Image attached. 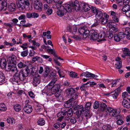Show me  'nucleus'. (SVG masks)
Masks as SVG:
<instances>
[{"mask_svg": "<svg viewBox=\"0 0 130 130\" xmlns=\"http://www.w3.org/2000/svg\"><path fill=\"white\" fill-rule=\"evenodd\" d=\"M27 67L28 68L29 70V74L30 73V74L33 76L34 73L35 68H30L28 66H27L26 68H27Z\"/></svg>", "mask_w": 130, "mask_h": 130, "instance_id": "53", "label": "nucleus"}, {"mask_svg": "<svg viewBox=\"0 0 130 130\" xmlns=\"http://www.w3.org/2000/svg\"><path fill=\"white\" fill-rule=\"evenodd\" d=\"M57 78H54L49 83V85H53L57 81Z\"/></svg>", "mask_w": 130, "mask_h": 130, "instance_id": "55", "label": "nucleus"}, {"mask_svg": "<svg viewBox=\"0 0 130 130\" xmlns=\"http://www.w3.org/2000/svg\"><path fill=\"white\" fill-rule=\"evenodd\" d=\"M82 114H76L75 117L76 118L77 121L79 122H81L83 120V117L81 116Z\"/></svg>", "mask_w": 130, "mask_h": 130, "instance_id": "28", "label": "nucleus"}, {"mask_svg": "<svg viewBox=\"0 0 130 130\" xmlns=\"http://www.w3.org/2000/svg\"><path fill=\"white\" fill-rule=\"evenodd\" d=\"M102 128L103 130H111L112 128L109 126L104 125L102 127Z\"/></svg>", "mask_w": 130, "mask_h": 130, "instance_id": "36", "label": "nucleus"}, {"mask_svg": "<svg viewBox=\"0 0 130 130\" xmlns=\"http://www.w3.org/2000/svg\"><path fill=\"white\" fill-rule=\"evenodd\" d=\"M116 61L117 62L115 64V67L116 68L120 69L122 67L121 60V58L119 57H117L116 59Z\"/></svg>", "mask_w": 130, "mask_h": 130, "instance_id": "7", "label": "nucleus"}, {"mask_svg": "<svg viewBox=\"0 0 130 130\" xmlns=\"http://www.w3.org/2000/svg\"><path fill=\"white\" fill-rule=\"evenodd\" d=\"M122 104L124 107L127 108H130V103L126 100H123L122 101Z\"/></svg>", "mask_w": 130, "mask_h": 130, "instance_id": "20", "label": "nucleus"}, {"mask_svg": "<svg viewBox=\"0 0 130 130\" xmlns=\"http://www.w3.org/2000/svg\"><path fill=\"white\" fill-rule=\"evenodd\" d=\"M74 100V98H71V99L69 100L68 101L66 102L64 105V106L65 107H68V105L70 103L72 102Z\"/></svg>", "mask_w": 130, "mask_h": 130, "instance_id": "37", "label": "nucleus"}, {"mask_svg": "<svg viewBox=\"0 0 130 130\" xmlns=\"http://www.w3.org/2000/svg\"><path fill=\"white\" fill-rule=\"evenodd\" d=\"M38 124L42 126L45 124V121L43 118L40 119L37 122Z\"/></svg>", "mask_w": 130, "mask_h": 130, "instance_id": "33", "label": "nucleus"}, {"mask_svg": "<svg viewBox=\"0 0 130 130\" xmlns=\"http://www.w3.org/2000/svg\"><path fill=\"white\" fill-rule=\"evenodd\" d=\"M91 103L89 102H88L86 103L85 106V110L87 111L89 110L90 108Z\"/></svg>", "mask_w": 130, "mask_h": 130, "instance_id": "41", "label": "nucleus"}, {"mask_svg": "<svg viewBox=\"0 0 130 130\" xmlns=\"http://www.w3.org/2000/svg\"><path fill=\"white\" fill-rule=\"evenodd\" d=\"M55 68H56V69L58 71V72L59 74V77H63V76H62L61 75V70L60 69H59V68L57 67H55Z\"/></svg>", "mask_w": 130, "mask_h": 130, "instance_id": "58", "label": "nucleus"}, {"mask_svg": "<svg viewBox=\"0 0 130 130\" xmlns=\"http://www.w3.org/2000/svg\"><path fill=\"white\" fill-rule=\"evenodd\" d=\"M78 31L80 34L82 35L83 37L86 39L90 35L91 39L96 40L98 39L99 34L96 30H92L89 31L85 26L79 28Z\"/></svg>", "mask_w": 130, "mask_h": 130, "instance_id": "1", "label": "nucleus"}, {"mask_svg": "<svg viewBox=\"0 0 130 130\" xmlns=\"http://www.w3.org/2000/svg\"><path fill=\"white\" fill-rule=\"evenodd\" d=\"M28 51L27 50H25V51L21 52V55L22 57H24L26 56L28 54Z\"/></svg>", "mask_w": 130, "mask_h": 130, "instance_id": "34", "label": "nucleus"}, {"mask_svg": "<svg viewBox=\"0 0 130 130\" xmlns=\"http://www.w3.org/2000/svg\"><path fill=\"white\" fill-rule=\"evenodd\" d=\"M113 110L114 109L112 108L108 107L106 111L107 112V113L109 115Z\"/></svg>", "mask_w": 130, "mask_h": 130, "instance_id": "54", "label": "nucleus"}, {"mask_svg": "<svg viewBox=\"0 0 130 130\" xmlns=\"http://www.w3.org/2000/svg\"><path fill=\"white\" fill-rule=\"evenodd\" d=\"M119 113L117 112L116 110H113L109 115L110 116H113L115 117H119L120 115H119Z\"/></svg>", "mask_w": 130, "mask_h": 130, "instance_id": "19", "label": "nucleus"}, {"mask_svg": "<svg viewBox=\"0 0 130 130\" xmlns=\"http://www.w3.org/2000/svg\"><path fill=\"white\" fill-rule=\"evenodd\" d=\"M75 92V90L73 88H70L67 89L66 92L67 95L71 97L73 95Z\"/></svg>", "mask_w": 130, "mask_h": 130, "instance_id": "13", "label": "nucleus"}, {"mask_svg": "<svg viewBox=\"0 0 130 130\" xmlns=\"http://www.w3.org/2000/svg\"><path fill=\"white\" fill-rule=\"evenodd\" d=\"M121 89L120 87H119L118 88L116 89L115 91V92L113 93L112 94L113 98H117L118 95L119 94V93L121 90Z\"/></svg>", "mask_w": 130, "mask_h": 130, "instance_id": "21", "label": "nucleus"}, {"mask_svg": "<svg viewBox=\"0 0 130 130\" xmlns=\"http://www.w3.org/2000/svg\"><path fill=\"white\" fill-rule=\"evenodd\" d=\"M18 66L19 68L21 69L23 68L26 67L27 65L24 62H20L18 64Z\"/></svg>", "mask_w": 130, "mask_h": 130, "instance_id": "31", "label": "nucleus"}, {"mask_svg": "<svg viewBox=\"0 0 130 130\" xmlns=\"http://www.w3.org/2000/svg\"><path fill=\"white\" fill-rule=\"evenodd\" d=\"M35 52L33 50H31L30 51L29 53V56L31 57L34 56L35 55Z\"/></svg>", "mask_w": 130, "mask_h": 130, "instance_id": "59", "label": "nucleus"}, {"mask_svg": "<svg viewBox=\"0 0 130 130\" xmlns=\"http://www.w3.org/2000/svg\"><path fill=\"white\" fill-rule=\"evenodd\" d=\"M34 3V7L36 9L41 11L42 8V4L40 0H32Z\"/></svg>", "mask_w": 130, "mask_h": 130, "instance_id": "4", "label": "nucleus"}, {"mask_svg": "<svg viewBox=\"0 0 130 130\" xmlns=\"http://www.w3.org/2000/svg\"><path fill=\"white\" fill-rule=\"evenodd\" d=\"M108 17V16L106 14V15L105 14H104V17L105 18L103 17L102 19H101V23L103 25L105 24L107 22V18Z\"/></svg>", "mask_w": 130, "mask_h": 130, "instance_id": "26", "label": "nucleus"}, {"mask_svg": "<svg viewBox=\"0 0 130 130\" xmlns=\"http://www.w3.org/2000/svg\"><path fill=\"white\" fill-rule=\"evenodd\" d=\"M107 105L104 103H101L100 106V108L101 110L103 111H106L107 109Z\"/></svg>", "mask_w": 130, "mask_h": 130, "instance_id": "24", "label": "nucleus"}, {"mask_svg": "<svg viewBox=\"0 0 130 130\" xmlns=\"http://www.w3.org/2000/svg\"><path fill=\"white\" fill-rule=\"evenodd\" d=\"M71 8V11L72 7H73L75 10H79V9L80 5H79V2L77 1H75L73 3L70 5Z\"/></svg>", "mask_w": 130, "mask_h": 130, "instance_id": "12", "label": "nucleus"}, {"mask_svg": "<svg viewBox=\"0 0 130 130\" xmlns=\"http://www.w3.org/2000/svg\"><path fill=\"white\" fill-rule=\"evenodd\" d=\"M7 8V3L6 1H3L0 4V11H5Z\"/></svg>", "mask_w": 130, "mask_h": 130, "instance_id": "9", "label": "nucleus"}, {"mask_svg": "<svg viewBox=\"0 0 130 130\" xmlns=\"http://www.w3.org/2000/svg\"><path fill=\"white\" fill-rule=\"evenodd\" d=\"M7 109L5 105L3 103L0 104V110L1 111H5Z\"/></svg>", "mask_w": 130, "mask_h": 130, "instance_id": "32", "label": "nucleus"}, {"mask_svg": "<svg viewBox=\"0 0 130 130\" xmlns=\"http://www.w3.org/2000/svg\"><path fill=\"white\" fill-rule=\"evenodd\" d=\"M53 10L51 9L48 8L47 10L46 11V13L48 15H50L52 13Z\"/></svg>", "mask_w": 130, "mask_h": 130, "instance_id": "62", "label": "nucleus"}, {"mask_svg": "<svg viewBox=\"0 0 130 130\" xmlns=\"http://www.w3.org/2000/svg\"><path fill=\"white\" fill-rule=\"evenodd\" d=\"M14 64L12 63H11V62L8 63L7 67L5 68L6 70L8 71H11V69L12 68L14 67Z\"/></svg>", "mask_w": 130, "mask_h": 130, "instance_id": "23", "label": "nucleus"}, {"mask_svg": "<svg viewBox=\"0 0 130 130\" xmlns=\"http://www.w3.org/2000/svg\"><path fill=\"white\" fill-rule=\"evenodd\" d=\"M19 94L23 96L26 97H27L26 94L22 90H20L18 91V93ZM21 97H22V96Z\"/></svg>", "mask_w": 130, "mask_h": 130, "instance_id": "40", "label": "nucleus"}, {"mask_svg": "<svg viewBox=\"0 0 130 130\" xmlns=\"http://www.w3.org/2000/svg\"><path fill=\"white\" fill-rule=\"evenodd\" d=\"M70 75L72 77L75 78L77 76V74L75 72H71L70 73Z\"/></svg>", "mask_w": 130, "mask_h": 130, "instance_id": "47", "label": "nucleus"}, {"mask_svg": "<svg viewBox=\"0 0 130 130\" xmlns=\"http://www.w3.org/2000/svg\"><path fill=\"white\" fill-rule=\"evenodd\" d=\"M29 72V69L27 67L26 68L25 70H21L19 73H15L13 77V81L18 83L20 81H23L28 76Z\"/></svg>", "mask_w": 130, "mask_h": 130, "instance_id": "2", "label": "nucleus"}, {"mask_svg": "<svg viewBox=\"0 0 130 130\" xmlns=\"http://www.w3.org/2000/svg\"><path fill=\"white\" fill-rule=\"evenodd\" d=\"M91 10L93 13L96 14L99 10L96 8L95 7H94L93 6L91 7Z\"/></svg>", "mask_w": 130, "mask_h": 130, "instance_id": "43", "label": "nucleus"}, {"mask_svg": "<svg viewBox=\"0 0 130 130\" xmlns=\"http://www.w3.org/2000/svg\"><path fill=\"white\" fill-rule=\"evenodd\" d=\"M118 119L116 121V123L118 125H120L122 124L124 122V119L123 117H117Z\"/></svg>", "mask_w": 130, "mask_h": 130, "instance_id": "25", "label": "nucleus"}, {"mask_svg": "<svg viewBox=\"0 0 130 130\" xmlns=\"http://www.w3.org/2000/svg\"><path fill=\"white\" fill-rule=\"evenodd\" d=\"M85 11H87L89 10L91 8L88 5H85L83 7Z\"/></svg>", "mask_w": 130, "mask_h": 130, "instance_id": "49", "label": "nucleus"}, {"mask_svg": "<svg viewBox=\"0 0 130 130\" xmlns=\"http://www.w3.org/2000/svg\"><path fill=\"white\" fill-rule=\"evenodd\" d=\"M63 85L64 87L69 86L70 87L71 85H70V83L67 81H66L63 83Z\"/></svg>", "mask_w": 130, "mask_h": 130, "instance_id": "56", "label": "nucleus"}, {"mask_svg": "<svg viewBox=\"0 0 130 130\" xmlns=\"http://www.w3.org/2000/svg\"><path fill=\"white\" fill-rule=\"evenodd\" d=\"M125 37L124 34L123 32H120L118 34H115L113 36L114 40L119 42Z\"/></svg>", "mask_w": 130, "mask_h": 130, "instance_id": "5", "label": "nucleus"}, {"mask_svg": "<svg viewBox=\"0 0 130 130\" xmlns=\"http://www.w3.org/2000/svg\"><path fill=\"white\" fill-rule=\"evenodd\" d=\"M7 122L10 124H12L15 123L14 120L13 118H9L7 119Z\"/></svg>", "mask_w": 130, "mask_h": 130, "instance_id": "35", "label": "nucleus"}, {"mask_svg": "<svg viewBox=\"0 0 130 130\" xmlns=\"http://www.w3.org/2000/svg\"><path fill=\"white\" fill-rule=\"evenodd\" d=\"M56 75V72L55 71H53L51 72L49 75L50 78H55Z\"/></svg>", "mask_w": 130, "mask_h": 130, "instance_id": "45", "label": "nucleus"}, {"mask_svg": "<svg viewBox=\"0 0 130 130\" xmlns=\"http://www.w3.org/2000/svg\"><path fill=\"white\" fill-rule=\"evenodd\" d=\"M40 77L38 75V76H35L34 78L32 84L35 86H36L40 82Z\"/></svg>", "mask_w": 130, "mask_h": 130, "instance_id": "8", "label": "nucleus"}, {"mask_svg": "<svg viewBox=\"0 0 130 130\" xmlns=\"http://www.w3.org/2000/svg\"><path fill=\"white\" fill-rule=\"evenodd\" d=\"M93 75V74L92 73L89 72H87L85 73V76L88 77H92V75Z\"/></svg>", "mask_w": 130, "mask_h": 130, "instance_id": "52", "label": "nucleus"}, {"mask_svg": "<svg viewBox=\"0 0 130 130\" xmlns=\"http://www.w3.org/2000/svg\"><path fill=\"white\" fill-rule=\"evenodd\" d=\"M65 116V112H59L57 115V117L58 118L57 119L58 121H61Z\"/></svg>", "mask_w": 130, "mask_h": 130, "instance_id": "16", "label": "nucleus"}, {"mask_svg": "<svg viewBox=\"0 0 130 130\" xmlns=\"http://www.w3.org/2000/svg\"><path fill=\"white\" fill-rule=\"evenodd\" d=\"M50 72V69L48 68H46L44 72L43 75L45 77H47L49 75Z\"/></svg>", "mask_w": 130, "mask_h": 130, "instance_id": "39", "label": "nucleus"}, {"mask_svg": "<svg viewBox=\"0 0 130 130\" xmlns=\"http://www.w3.org/2000/svg\"><path fill=\"white\" fill-rule=\"evenodd\" d=\"M125 29V31L124 35L126 36L127 39L130 40V34L129 33V32L128 31L126 30V29Z\"/></svg>", "mask_w": 130, "mask_h": 130, "instance_id": "46", "label": "nucleus"}, {"mask_svg": "<svg viewBox=\"0 0 130 130\" xmlns=\"http://www.w3.org/2000/svg\"><path fill=\"white\" fill-rule=\"evenodd\" d=\"M60 86L59 84H57L54 85L52 89L53 92H55L60 91Z\"/></svg>", "mask_w": 130, "mask_h": 130, "instance_id": "17", "label": "nucleus"}, {"mask_svg": "<svg viewBox=\"0 0 130 130\" xmlns=\"http://www.w3.org/2000/svg\"><path fill=\"white\" fill-rule=\"evenodd\" d=\"M11 60L12 61L11 63L15 64L17 63V58L15 56H12L11 58Z\"/></svg>", "mask_w": 130, "mask_h": 130, "instance_id": "38", "label": "nucleus"}, {"mask_svg": "<svg viewBox=\"0 0 130 130\" xmlns=\"http://www.w3.org/2000/svg\"><path fill=\"white\" fill-rule=\"evenodd\" d=\"M11 71L12 72H15V73L17 72V70L16 68V64H14V67L12 68Z\"/></svg>", "mask_w": 130, "mask_h": 130, "instance_id": "57", "label": "nucleus"}, {"mask_svg": "<svg viewBox=\"0 0 130 130\" xmlns=\"http://www.w3.org/2000/svg\"><path fill=\"white\" fill-rule=\"evenodd\" d=\"M66 113V115H67L69 117H71L72 115L73 112L72 111V110L69 109L68 111H67V112H65Z\"/></svg>", "mask_w": 130, "mask_h": 130, "instance_id": "48", "label": "nucleus"}, {"mask_svg": "<svg viewBox=\"0 0 130 130\" xmlns=\"http://www.w3.org/2000/svg\"><path fill=\"white\" fill-rule=\"evenodd\" d=\"M109 30L110 32L115 33L117 31V28L115 26L112 27L110 28Z\"/></svg>", "mask_w": 130, "mask_h": 130, "instance_id": "42", "label": "nucleus"}, {"mask_svg": "<svg viewBox=\"0 0 130 130\" xmlns=\"http://www.w3.org/2000/svg\"><path fill=\"white\" fill-rule=\"evenodd\" d=\"M17 5L18 8L20 11L23 10L25 7V4L21 2H17Z\"/></svg>", "mask_w": 130, "mask_h": 130, "instance_id": "14", "label": "nucleus"}, {"mask_svg": "<svg viewBox=\"0 0 130 130\" xmlns=\"http://www.w3.org/2000/svg\"><path fill=\"white\" fill-rule=\"evenodd\" d=\"M95 17L98 20L102 18L103 17L102 12L101 10H99L96 14Z\"/></svg>", "mask_w": 130, "mask_h": 130, "instance_id": "18", "label": "nucleus"}, {"mask_svg": "<svg viewBox=\"0 0 130 130\" xmlns=\"http://www.w3.org/2000/svg\"><path fill=\"white\" fill-rule=\"evenodd\" d=\"M115 24L113 21H111L109 22L107 24L108 26L110 28L114 26V24Z\"/></svg>", "mask_w": 130, "mask_h": 130, "instance_id": "50", "label": "nucleus"}, {"mask_svg": "<svg viewBox=\"0 0 130 130\" xmlns=\"http://www.w3.org/2000/svg\"><path fill=\"white\" fill-rule=\"evenodd\" d=\"M130 9V6L129 5H125L122 8L123 12H126Z\"/></svg>", "mask_w": 130, "mask_h": 130, "instance_id": "30", "label": "nucleus"}, {"mask_svg": "<svg viewBox=\"0 0 130 130\" xmlns=\"http://www.w3.org/2000/svg\"><path fill=\"white\" fill-rule=\"evenodd\" d=\"M106 37L105 32L104 31H101L99 34L98 39L97 41L99 42L101 41H102L105 40V38Z\"/></svg>", "mask_w": 130, "mask_h": 130, "instance_id": "10", "label": "nucleus"}, {"mask_svg": "<svg viewBox=\"0 0 130 130\" xmlns=\"http://www.w3.org/2000/svg\"><path fill=\"white\" fill-rule=\"evenodd\" d=\"M23 110L26 113H29L32 111V109L31 105L27 104L25 105Z\"/></svg>", "mask_w": 130, "mask_h": 130, "instance_id": "11", "label": "nucleus"}, {"mask_svg": "<svg viewBox=\"0 0 130 130\" xmlns=\"http://www.w3.org/2000/svg\"><path fill=\"white\" fill-rule=\"evenodd\" d=\"M9 10L11 12L14 11L16 8L15 5L14 3H11L8 6Z\"/></svg>", "mask_w": 130, "mask_h": 130, "instance_id": "22", "label": "nucleus"}, {"mask_svg": "<svg viewBox=\"0 0 130 130\" xmlns=\"http://www.w3.org/2000/svg\"><path fill=\"white\" fill-rule=\"evenodd\" d=\"M1 63H3L2 67L3 68L6 67V63L5 60L4 58L2 59L1 60Z\"/></svg>", "mask_w": 130, "mask_h": 130, "instance_id": "44", "label": "nucleus"}, {"mask_svg": "<svg viewBox=\"0 0 130 130\" xmlns=\"http://www.w3.org/2000/svg\"><path fill=\"white\" fill-rule=\"evenodd\" d=\"M112 19L113 21L116 23H118L119 21V19L116 16L114 17H112Z\"/></svg>", "mask_w": 130, "mask_h": 130, "instance_id": "64", "label": "nucleus"}, {"mask_svg": "<svg viewBox=\"0 0 130 130\" xmlns=\"http://www.w3.org/2000/svg\"><path fill=\"white\" fill-rule=\"evenodd\" d=\"M5 79L3 73L0 71V82L4 83Z\"/></svg>", "mask_w": 130, "mask_h": 130, "instance_id": "27", "label": "nucleus"}, {"mask_svg": "<svg viewBox=\"0 0 130 130\" xmlns=\"http://www.w3.org/2000/svg\"><path fill=\"white\" fill-rule=\"evenodd\" d=\"M70 7V4H65L64 7L63 6L58 7V10L57 12V15L58 16L61 17L64 15L67 11L68 13H70L71 12Z\"/></svg>", "mask_w": 130, "mask_h": 130, "instance_id": "3", "label": "nucleus"}, {"mask_svg": "<svg viewBox=\"0 0 130 130\" xmlns=\"http://www.w3.org/2000/svg\"><path fill=\"white\" fill-rule=\"evenodd\" d=\"M55 3H56V5H61L62 2L60 0H53Z\"/></svg>", "mask_w": 130, "mask_h": 130, "instance_id": "60", "label": "nucleus"}, {"mask_svg": "<svg viewBox=\"0 0 130 130\" xmlns=\"http://www.w3.org/2000/svg\"><path fill=\"white\" fill-rule=\"evenodd\" d=\"M77 111H76V114L79 113L82 114L83 112H84L85 111V108H83L82 105L79 106L77 105Z\"/></svg>", "mask_w": 130, "mask_h": 130, "instance_id": "15", "label": "nucleus"}, {"mask_svg": "<svg viewBox=\"0 0 130 130\" xmlns=\"http://www.w3.org/2000/svg\"><path fill=\"white\" fill-rule=\"evenodd\" d=\"M116 82L115 81H113L112 83L109 84L108 85V87L109 88L110 87H115V86L116 85Z\"/></svg>", "mask_w": 130, "mask_h": 130, "instance_id": "61", "label": "nucleus"}, {"mask_svg": "<svg viewBox=\"0 0 130 130\" xmlns=\"http://www.w3.org/2000/svg\"><path fill=\"white\" fill-rule=\"evenodd\" d=\"M122 96L123 98H126L128 96H130V95H129L127 92H125L122 93Z\"/></svg>", "mask_w": 130, "mask_h": 130, "instance_id": "63", "label": "nucleus"}, {"mask_svg": "<svg viewBox=\"0 0 130 130\" xmlns=\"http://www.w3.org/2000/svg\"><path fill=\"white\" fill-rule=\"evenodd\" d=\"M14 108L17 112H19L21 110V106L19 104H16L14 106Z\"/></svg>", "mask_w": 130, "mask_h": 130, "instance_id": "29", "label": "nucleus"}, {"mask_svg": "<svg viewBox=\"0 0 130 130\" xmlns=\"http://www.w3.org/2000/svg\"><path fill=\"white\" fill-rule=\"evenodd\" d=\"M99 103L98 101H95L93 106L94 108L95 109H97L99 107Z\"/></svg>", "mask_w": 130, "mask_h": 130, "instance_id": "51", "label": "nucleus"}, {"mask_svg": "<svg viewBox=\"0 0 130 130\" xmlns=\"http://www.w3.org/2000/svg\"><path fill=\"white\" fill-rule=\"evenodd\" d=\"M122 50L123 54L121 55V57L123 58H125V56L130 57V50L128 48H122Z\"/></svg>", "mask_w": 130, "mask_h": 130, "instance_id": "6", "label": "nucleus"}]
</instances>
